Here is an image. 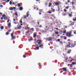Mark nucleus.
I'll return each instance as SVG.
<instances>
[{
    "mask_svg": "<svg viewBox=\"0 0 76 76\" xmlns=\"http://www.w3.org/2000/svg\"><path fill=\"white\" fill-rule=\"evenodd\" d=\"M72 31L70 32H68L66 34V36L69 38H70L71 37H72L73 36L72 35Z\"/></svg>",
    "mask_w": 76,
    "mask_h": 76,
    "instance_id": "f257e3e1",
    "label": "nucleus"
},
{
    "mask_svg": "<svg viewBox=\"0 0 76 76\" xmlns=\"http://www.w3.org/2000/svg\"><path fill=\"white\" fill-rule=\"evenodd\" d=\"M13 34H14V31H13L11 34L12 39H15L16 38V36H13Z\"/></svg>",
    "mask_w": 76,
    "mask_h": 76,
    "instance_id": "f03ea898",
    "label": "nucleus"
},
{
    "mask_svg": "<svg viewBox=\"0 0 76 76\" xmlns=\"http://www.w3.org/2000/svg\"><path fill=\"white\" fill-rule=\"evenodd\" d=\"M71 45V44H69L68 45H66V46H65V50H67V49H68V48H70V45Z\"/></svg>",
    "mask_w": 76,
    "mask_h": 76,
    "instance_id": "7ed1b4c3",
    "label": "nucleus"
},
{
    "mask_svg": "<svg viewBox=\"0 0 76 76\" xmlns=\"http://www.w3.org/2000/svg\"><path fill=\"white\" fill-rule=\"evenodd\" d=\"M2 16L3 18H4V20H5V19H7V17L6 16V15L5 14L2 15Z\"/></svg>",
    "mask_w": 76,
    "mask_h": 76,
    "instance_id": "20e7f679",
    "label": "nucleus"
},
{
    "mask_svg": "<svg viewBox=\"0 0 76 76\" xmlns=\"http://www.w3.org/2000/svg\"><path fill=\"white\" fill-rule=\"evenodd\" d=\"M34 28H32L31 29L30 31V32H31V34H32L34 32Z\"/></svg>",
    "mask_w": 76,
    "mask_h": 76,
    "instance_id": "39448f33",
    "label": "nucleus"
},
{
    "mask_svg": "<svg viewBox=\"0 0 76 76\" xmlns=\"http://www.w3.org/2000/svg\"><path fill=\"white\" fill-rule=\"evenodd\" d=\"M38 41H39V42L38 43V45L41 44V40H37V42H38Z\"/></svg>",
    "mask_w": 76,
    "mask_h": 76,
    "instance_id": "423d86ee",
    "label": "nucleus"
},
{
    "mask_svg": "<svg viewBox=\"0 0 76 76\" xmlns=\"http://www.w3.org/2000/svg\"><path fill=\"white\" fill-rule=\"evenodd\" d=\"M9 9L10 10H13V9H16V8L15 7H10Z\"/></svg>",
    "mask_w": 76,
    "mask_h": 76,
    "instance_id": "0eeeda50",
    "label": "nucleus"
},
{
    "mask_svg": "<svg viewBox=\"0 0 76 76\" xmlns=\"http://www.w3.org/2000/svg\"><path fill=\"white\" fill-rule=\"evenodd\" d=\"M10 27H11V23L9 22L8 24V28H10Z\"/></svg>",
    "mask_w": 76,
    "mask_h": 76,
    "instance_id": "6e6552de",
    "label": "nucleus"
},
{
    "mask_svg": "<svg viewBox=\"0 0 76 76\" xmlns=\"http://www.w3.org/2000/svg\"><path fill=\"white\" fill-rule=\"evenodd\" d=\"M37 32H34L33 34V37L34 38H36L37 36Z\"/></svg>",
    "mask_w": 76,
    "mask_h": 76,
    "instance_id": "1a4fd4ad",
    "label": "nucleus"
},
{
    "mask_svg": "<svg viewBox=\"0 0 76 76\" xmlns=\"http://www.w3.org/2000/svg\"><path fill=\"white\" fill-rule=\"evenodd\" d=\"M62 69L63 70V71L66 72H67V69H66V67L62 68Z\"/></svg>",
    "mask_w": 76,
    "mask_h": 76,
    "instance_id": "9d476101",
    "label": "nucleus"
},
{
    "mask_svg": "<svg viewBox=\"0 0 76 76\" xmlns=\"http://www.w3.org/2000/svg\"><path fill=\"white\" fill-rule=\"evenodd\" d=\"M75 43H72L71 44V48H72L73 47H74L75 46Z\"/></svg>",
    "mask_w": 76,
    "mask_h": 76,
    "instance_id": "9b49d317",
    "label": "nucleus"
},
{
    "mask_svg": "<svg viewBox=\"0 0 76 76\" xmlns=\"http://www.w3.org/2000/svg\"><path fill=\"white\" fill-rule=\"evenodd\" d=\"M55 4L56 6H58V5H59L60 3H59V2H56L55 3Z\"/></svg>",
    "mask_w": 76,
    "mask_h": 76,
    "instance_id": "f8f14e48",
    "label": "nucleus"
},
{
    "mask_svg": "<svg viewBox=\"0 0 76 76\" xmlns=\"http://www.w3.org/2000/svg\"><path fill=\"white\" fill-rule=\"evenodd\" d=\"M52 5V3H50L49 4V7H50L51 6V5Z\"/></svg>",
    "mask_w": 76,
    "mask_h": 76,
    "instance_id": "ddd939ff",
    "label": "nucleus"
},
{
    "mask_svg": "<svg viewBox=\"0 0 76 76\" xmlns=\"http://www.w3.org/2000/svg\"><path fill=\"white\" fill-rule=\"evenodd\" d=\"M37 50H39V47H36Z\"/></svg>",
    "mask_w": 76,
    "mask_h": 76,
    "instance_id": "4468645a",
    "label": "nucleus"
},
{
    "mask_svg": "<svg viewBox=\"0 0 76 76\" xmlns=\"http://www.w3.org/2000/svg\"><path fill=\"white\" fill-rule=\"evenodd\" d=\"M72 64L73 65H74L75 64H76V63L73 62L72 63Z\"/></svg>",
    "mask_w": 76,
    "mask_h": 76,
    "instance_id": "2eb2a0df",
    "label": "nucleus"
},
{
    "mask_svg": "<svg viewBox=\"0 0 76 76\" xmlns=\"http://www.w3.org/2000/svg\"><path fill=\"white\" fill-rule=\"evenodd\" d=\"M22 9H23V8L22 7H21L20 8V10H22Z\"/></svg>",
    "mask_w": 76,
    "mask_h": 76,
    "instance_id": "dca6fc26",
    "label": "nucleus"
},
{
    "mask_svg": "<svg viewBox=\"0 0 76 76\" xmlns=\"http://www.w3.org/2000/svg\"><path fill=\"white\" fill-rule=\"evenodd\" d=\"M23 57H24V58H26V55H23Z\"/></svg>",
    "mask_w": 76,
    "mask_h": 76,
    "instance_id": "f3484780",
    "label": "nucleus"
},
{
    "mask_svg": "<svg viewBox=\"0 0 76 76\" xmlns=\"http://www.w3.org/2000/svg\"><path fill=\"white\" fill-rule=\"evenodd\" d=\"M23 18H24V19H26L27 17L26 16V15H24V16Z\"/></svg>",
    "mask_w": 76,
    "mask_h": 76,
    "instance_id": "a211bd4d",
    "label": "nucleus"
},
{
    "mask_svg": "<svg viewBox=\"0 0 76 76\" xmlns=\"http://www.w3.org/2000/svg\"><path fill=\"white\" fill-rule=\"evenodd\" d=\"M15 16H18V12H16L15 13Z\"/></svg>",
    "mask_w": 76,
    "mask_h": 76,
    "instance_id": "6ab92c4d",
    "label": "nucleus"
},
{
    "mask_svg": "<svg viewBox=\"0 0 76 76\" xmlns=\"http://www.w3.org/2000/svg\"><path fill=\"white\" fill-rule=\"evenodd\" d=\"M52 40V38H51V37H50L49 38V41H51Z\"/></svg>",
    "mask_w": 76,
    "mask_h": 76,
    "instance_id": "aec40b11",
    "label": "nucleus"
},
{
    "mask_svg": "<svg viewBox=\"0 0 76 76\" xmlns=\"http://www.w3.org/2000/svg\"><path fill=\"white\" fill-rule=\"evenodd\" d=\"M39 47L41 48L42 47H43V45L42 44L41 45H40L39 46Z\"/></svg>",
    "mask_w": 76,
    "mask_h": 76,
    "instance_id": "412c9836",
    "label": "nucleus"
},
{
    "mask_svg": "<svg viewBox=\"0 0 76 76\" xmlns=\"http://www.w3.org/2000/svg\"><path fill=\"white\" fill-rule=\"evenodd\" d=\"M6 35H9V32H7L6 33Z\"/></svg>",
    "mask_w": 76,
    "mask_h": 76,
    "instance_id": "4be33fe9",
    "label": "nucleus"
},
{
    "mask_svg": "<svg viewBox=\"0 0 76 76\" xmlns=\"http://www.w3.org/2000/svg\"><path fill=\"white\" fill-rule=\"evenodd\" d=\"M1 29L2 30L4 28V27H3V26H2L1 27Z\"/></svg>",
    "mask_w": 76,
    "mask_h": 76,
    "instance_id": "5701e85b",
    "label": "nucleus"
},
{
    "mask_svg": "<svg viewBox=\"0 0 76 76\" xmlns=\"http://www.w3.org/2000/svg\"><path fill=\"white\" fill-rule=\"evenodd\" d=\"M18 7H20V6H21L20 5V4H18Z\"/></svg>",
    "mask_w": 76,
    "mask_h": 76,
    "instance_id": "b1692460",
    "label": "nucleus"
},
{
    "mask_svg": "<svg viewBox=\"0 0 76 76\" xmlns=\"http://www.w3.org/2000/svg\"><path fill=\"white\" fill-rule=\"evenodd\" d=\"M73 20L74 22H75V20H76V18H75V19H73Z\"/></svg>",
    "mask_w": 76,
    "mask_h": 76,
    "instance_id": "393cba45",
    "label": "nucleus"
},
{
    "mask_svg": "<svg viewBox=\"0 0 76 76\" xmlns=\"http://www.w3.org/2000/svg\"><path fill=\"white\" fill-rule=\"evenodd\" d=\"M29 32H30V31L29 30L26 32V33H28H28H29Z\"/></svg>",
    "mask_w": 76,
    "mask_h": 76,
    "instance_id": "a878e982",
    "label": "nucleus"
},
{
    "mask_svg": "<svg viewBox=\"0 0 76 76\" xmlns=\"http://www.w3.org/2000/svg\"><path fill=\"white\" fill-rule=\"evenodd\" d=\"M43 10H39V12H42V11Z\"/></svg>",
    "mask_w": 76,
    "mask_h": 76,
    "instance_id": "bb28decb",
    "label": "nucleus"
},
{
    "mask_svg": "<svg viewBox=\"0 0 76 76\" xmlns=\"http://www.w3.org/2000/svg\"><path fill=\"white\" fill-rule=\"evenodd\" d=\"M10 1V0H7L6 1V3H8V2H9Z\"/></svg>",
    "mask_w": 76,
    "mask_h": 76,
    "instance_id": "cd10ccee",
    "label": "nucleus"
},
{
    "mask_svg": "<svg viewBox=\"0 0 76 76\" xmlns=\"http://www.w3.org/2000/svg\"><path fill=\"white\" fill-rule=\"evenodd\" d=\"M55 34H58V32H56Z\"/></svg>",
    "mask_w": 76,
    "mask_h": 76,
    "instance_id": "c85d7f7f",
    "label": "nucleus"
},
{
    "mask_svg": "<svg viewBox=\"0 0 76 76\" xmlns=\"http://www.w3.org/2000/svg\"><path fill=\"white\" fill-rule=\"evenodd\" d=\"M12 1H10V5H11V4H12Z\"/></svg>",
    "mask_w": 76,
    "mask_h": 76,
    "instance_id": "c756f323",
    "label": "nucleus"
},
{
    "mask_svg": "<svg viewBox=\"0 0 76 76\" xmlns=\"http://www.w3.org/2000/svg\"><path fill=\"white\" fill-rule=\"evenodd\" d=\"M29 29V27H27L25 28V29Z\"/></svg>",
    "mask_w": 76,
    "mask_h": 76,
    "instance_id": "7c9ffc66",
    "label": "nucleus"
},
{
    "mask_svg": "<svg viewBox=\"0 0 76 76\" xmlns=\"http://www.w3.org/2000/svg\"><path fill=\"white\" fill-rule=\"evenodd\" d=\"M64 12H67V10H66V9H65L64 10Z\"/></svg>",
    "mask_w": 76,
    "mask_h": 76,
    "instance_id": "2f4dec72",
    "label": "nucleus"
},
{
    "mask_svg": "<svg viewBox=\"0 0 76 76\" xmlns=\"http://www.w3.org/2000/svg\"><path fill=\"white\" fill-rule=\"evenodd\" d=\"M52 12L50 11H48V13H49V14H51Z\"/></svg>",
    "mask_w": 76,
    "mask_h": 76,
    "instance_id": "473e14b6",
    "label": "nucleus"
},
{
    "mask_svg": "<svg viewBox=\"0 0 76 76\" xmlns=\"http://www.w3.org/2000/svg\"><path fill=\"white\" fill-rule=\"evenodd\" d=\"M66 32V30H65L63 31V33H64V34H65Z\"/></svg>",
    "mask_w": 76,
    "mask_h": 76,
    "instance_id": "72a5a7b5",
    "label": "nucleus"
},
{
    "mask_svg": "<svg viewBox=\"0 0 76 76\" xmlns=\"http://www.w3.org/2000/svg\"><path fill=\"white\" fill-rule=\"evenodd\" d=\"M20 28H21V26H20L18 28V29H19Z\"/></svg>",
    "mask_w": 76,
    "mask_h": 76,
    "instance_id": "f704fd0d",
    "label": "nucleus"
},
{
    "mask_svg": "<svg viewBox=\"0 0 76 76\" xmlns=\"http://www.w3.org/2000/svg\"><path fill=\"white\" fill-rule=\"evenodd\" d=\"M72 14H69V16L70 17H72Z\"/></svg>",
    "mask_w": 76,
    "mask_h": 76,
    "instance_id": "c9c22d12",
    "label": "nucleus"
},
{
    "mask_svg": "<svg viewBox=\"0 0 76 76\" xmlns=\"http://www.w3.org/2000/svg\"><path fill=\"white\" fill-rule=\"evenodd\" d=\"M52 11L53 12H55V10L54 9H53Z\"/></svg>",
    "mask_w": 76,
    "mask_h": 76,
    "instance_id": "e433bc0d",
    "label": "nucleus"
},
{
    "mask_svg": "<svg viewBox=\"0 0 76 76\" xmlns=\"http://www.w3.org/2000/svg\"><path fill=\"white\" fill-rule=\"evenodd\" d=\"M69 7H66V9H69Z\"/></svg>",
    "mask_w": 76,
    "mask_h": 76,
    "instance_id": "4c0bfd02",
    "label": "nucleus"
},
{
    "mask_svg": "<svg viewBox=\"0 0 76 76\" xmlns=\"http://www.w3.org/2000/svg\"><path fill=\"white\" fill-rule=\"evenodd\" d=\"M39 1H40V0H36V1H37V2H39Z\"/></svg>",
    "mask_w": 76,
    "mask_h": 76,
    "instance_id": "58836bf2",
    "label": "nucleus"
},
{
    "mask_svg": "<svg viewBox=\"0 0 76 76\" xmlns=\"http://www.w3.org/2000/svg\"><path fill=\"white\" fill-rule=\"evenodd\" d=\"M60 43L63 44V42L61 41V42H60Z\"/></svg>",
    "mask_w": 76,
    "mask_h": 76,
    "instance_id": "ea45409f",
    "label": "nucleus"
},
{
    "mask_svg": "<svg viewBox=\"0 0 76 76\" xmlns=\"http://www.w3.org/2000/svg\"><path fill=\"white\" fill-rule=\"evenodd\" d=\"M29 14H27V17H29Z\"/></svg>",
    "mask_w": 76,
    "mask_h": 76,
    "instance_id": "a19ab883",
    "label": "nucleus"
},
{
    "mask_svg": "<svg viewBox=\"0 0 76 76\" xmlns=\"http://www.w3.org/2000/svg\"><path fill=\"white\" fill-rule=\"evenodd\" d=\"M74 2H72V5H74Z\"/></svg>",
    "mask_w": 76,
    "mask_h": 76,
    "instance_id": "79ce46f5",
    "label": "nucleus"
},
{
    "mask_svg": "<svg viewBox=\"0 0 76 76\" xmlns=\"http://www.w3.org/2000/svg\"><path fill=\"white\" fill-rule=\"evenodd\" d=\"M76 31H75V32H74V34H76Z\"/></svg>",
    "mask_w": 76,
    "mask_h": 76,
    "instance_id": "37998d69",
    "label": "nucleus"
},
{
    "mask_svg": "<svg viewBox=\"0 0 76 76\" xmlns=\"http://www.w3.org/2000/svg\"><path fill=\"white\" fill-rule=\"evenodd\" d=\"M38 64V65H39V66H41V64H40V63H39Z\"/></svg>",
    "mask_w": 76,
    "mask_h": 76,
    "instance_id": "c03bdc74",
    "label": "nucleus"
},
{
    "mask_svg": "<svg viewBox=\"0 0 76 76\" xmlns=\"http://www.w3.org/2000/svg\"><path fill=\"white\" fill-rule=\"evenodd\" d=\"M68 2H66V4H69V3H68Z\"/></svg>",
    "mask_w": 76,
    "mask_h": 76,
    "instance_id": "a18cd8bd",
    "label": "nucleus"
},
{
    "mask_svg": "<svg viewBox=\"0 0 76 76\" xmlns=\"http://www.w3.org/2000/svg\"><path fill=\"white\" fill-rule=\"evenodd\" d=\"M67 59H68V58H66V59H65V60H66V61H67Z\"/></svg>",
    "mask_w": 76,
    "mask_h": 76,
    "instance_id": "49530a36",
    "label": "nucleus"
},
{
    "mask_svg": "<svg viewBox=\"0 0 76 76\" xmlns=\"http://www.w3.org/2000/svg\"><path fill=\"white\" fill-rule=\"evenodd\" d=\"M69 53H70V52H69V51H68L67 52V54H69Z\"/></svg>",
    "mask_w": 76,
    "mask_h": 76,
    "instance_id": "de8ad7c7",
    "label": "nucleus"
},
{
    "mask_svg": "<svg viewBox=\"0 0 76 76\" xmlns=\"http://www.w3.org/2000/svg\"><path fill=\"white\" fill-rule=\"evenodd\" d=\"M45 6H48V4H47V3H46Z\"/></svg>",
    "mask_w": 76,
    "mask_h": 76,
    "instance_id": "09e8293b",
    "label": "nucleus"
},
{
    "mask_svg": "<svg viewBox=\"0 0 76 76\" xmlns=\"http://www.w3.org/2000/svg\"><path fill=\"white\" fill-rule=\"evenodd\" d=\"M11 31H12V30H9L8 32H11Z\"/></svg>",
    "mask_w": 76,
    "mask_h": 76,
    "instance_id": "8fccbe9b",
    "label": "nucleus"
},
{
    "mask_svg": "<svg viewBox=\"0 0 76 76\" xmlns=\"http://www.w3.org/2000/svg\"><path fill=\"white\" fill-rule=\"evenodd\" d=\"M39 15H41L42 14V13L41 12H39Z\"/></svg>",
    "mask_w": 76,
    "mask_h": 76,
    "instance_id": "3c124183",
    "label": "nucleus"
},
{
    "mask_svg": "<svg viewBox=\"0 0 76 76\" xmlns=\"http://www.w3.org/2000/svg\"><path fill=\"white\" fill-rule=\"evenodd\" d=\"M58 41H60V40L59 39H58Z\"/></svg>",
    "mask_w": 76,
    "mask_h": 76,
    "instance_id": "603ef678",
    "label": "nucleus"
},
{
    "mask_svg": "<svg viewBox=\"0 0 76 76\" xmlns=\"http://www.w3.org/2000/svg\"><path fill=\"white\" fill-rule=\"evenodd\" d=\"M56 29L57 30H58V28H56Z\"/></svg>",
    "mask_w": 76,
    "mask_h": 76,
    "instance_id": "864d4df0",
    "label": "nucleus"
},
{
    "mask_svg": "<svg viewBox=\"0 0 76 76\" xmlns=\"http://www.w3.org/2000/svg\"><path fill=\"white\" fill-rule=\"evenodd\" d=\"M67 2H68V3H69V2H70V0H68L67 1Z\"/></svg>",
    "mask_w": 76,
    "mask_h": 76,
    "instance_id": "5fc2aeb1",
    "label": "nucleus"
},
{
    "mask_svg": "<svg viewBox=\"0 0 76 76\" xmlns=\"http://www.w3.org/2000/svg\"><path fill=\"white\" fill-rule=\"evenodd\" d=\"M1 20H3V17H1Z\"/></svg>",
    "mask_w": 76,
    "mask_h": 76,
    "instance_id": "6e6d98bb",
    "label": "nucleus"
},
{
    "mask_svg": "<svg viewBox=\"0 0 76 76\" xmlns=\"http://www.w3.org/2000/svg\"><path fill=\"white\" fill-rule=\"evenodd\" d=\"M64 39H67V38H66V37H64Z\"/></svg>",
    "mask_w": 76,
    "mask_h": 76,
    "instance_id": "4d7b16f0",
    "label": "nucleus"
},
{
    "mask_svg": "<svg viewBox=\"0 0 76 76\" xmlns=\"http://www.w3.org/2000/svg\"><path fill=\"white\" fill-rule=\"evenodd\" d=\"M74 4H75V6H76V2H75Z\"/></svg>",
    "mask_w": 76,
    "mask_h": 76,
    "instance_id": "13d9d810",
    "label": "nucleus"
},
{
    "mask_svg": "<svg viewBox=\"0 0 76 76\" xmlns=\"http://www.w3.org/2000/svg\"><path fill=\"white\" fill-rule=\"evenodd\" d=\"M20 23H22V21H20Z\"/></svg>",
    "mask_w": 76,
    "mask_h": 76,
    "instance_id": "bf43d9fd",
    "label": "nucleus"
},
{
    "mask_svg": "<svg viewBox=\"0 0 76 76\" xmlns=\"http://www.w3.org/2000/svg\"><path fill=\"white\" fill-rule=\"evenodd\" d=\"M13 23H15V24H16V22H13Z\"/></svg>",
    "mask_w": 76,
    "mask_h": 76,
    "instance_id": "052dcab7",
    "label": "nucleus"
},
{
    "mask_svg": "<svg viewBox=\"0 0 76 76\" xmlns=\"http://www.w3.org/2000/svg\"><path fill=\"white\" fill-rule=\"evenodd\" d=\"M37 24H38V25H39V22H38Z\"/></svg>",
    "mask_w": 76,
    "mask_h": 76,
    "instance_id": "680f3d73",
    "label": "nucleus"
},
{
    "mask_svg": "<svg viewBox=\"0 0 76 76\" xmlns=\"http://www.w3.org/2000/svg\"><path fill=\"white\" fill-rule=\"evenodd\" d=\"M68 50V51H69L70 52L72 51V50Z\"/></svg>",
    "mask_w": 76,
    "mask_h": 76,
    "instance_id": "e2e57ef3",
    "label": "nucleus"
},
{
    "mask_svg": "<svg viewBox=\"0 0 76 76\" xmlns=\"http://www.w3.org/2000/svg\"><path fill=\"white\" fill-rule=\"evenodd\" d=\"M3 5H0V7H3Z\"/></svg>",
    "mask_w": 76,
    "mask_h": 76,
    "instance_id": "0e129e2a",
    "label": "nucleus"
},
{
    "mask_svg": "<svg viewBox=\"0 0 76 76\" xmlns=\"http://www.w3.org/2000/svg\"><path fill=\"white\" fill-rule=\"evenodd\" d=\"M12 4H15V2H12Z\"/></svg>",
    "mask_w": 76,
    "mask_h": 76,
    "instance_id": "69168bd1",
    "label": "nucleus"
},
{
    "mask_svg": "<svg viewBox=\"0 0 76 76\" xmlns=\"http://www.w3.org/2000/svg\"><path fill=\"white\" fill-rule=\"evenodd\" d=\"M9 21H10V20H8V21H7V22H9Z\"/></svg>",
    "mask_w": 76,
    "mask_h": 76,
    "instance_id": "338daca9",
    "label": "nucleus"
},
{
    "mask_svg": "<svg viewBox=\"0 0 76 76\" xmlns=\"http://www.w3.org/2000/svg\"><path fill=\"white\" fill-rule=\"evenodd\" d=\"M70 66V64H68V66Z\"/></svg>",
    "mask_w": 76,
    "mask_h": 76,
    "instance_id": "774afa93",
    "label": "nucleus"
}]
</instances>
